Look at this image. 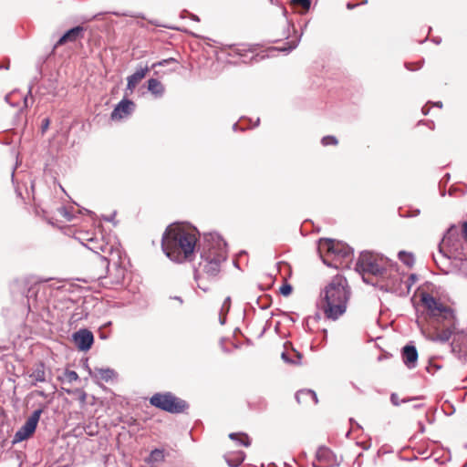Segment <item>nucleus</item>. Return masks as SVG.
Returning a JSON list of instances; mask_svg holds the SVG:
<instances>
[{
  "mask_svg": "<svg viewBox=\"0 0 467 467\" xmlns=\"http://www.w3.org/2000/svg\"><path fill=\"white\" fill-rule=\"evenodd\" d=\"M432 41H433L435 44H437V45H438V44H440V43H441V38H438V37H435V38H433V39H432Z\"/></svg>",
  "mask_w": 467,
  "mask_h": 467,
  "instance_id": "obj_56",
  "label": "nucleus"
},
{
  "mask_svg": "<svg viewBox=\"0 0 467 467\" xmlns=\"http://www.w3.org/2000/svg\"><path fill=\"white\" fill-rule=\"evenodd\" d=\"M358 5H359V4H353V3H351V2L347 3V8H348V10H352V9H354L355 7H357Z\"/></svg>",
  "mask_w": 467,
  "mask_h": 467,
  "instance_id": "obj_50",
  "label": "nucleus"
},
{
  "mask_svg": "<svg viewBox=\"0 0 467 467\" xmlns=\"http://www.w3.org/2000/svg\"><path fill=\"white\" fill-rule=\"evenodd\" d=\"M245 454L242 451L224 455L225 462L230 467H238L244 461Z\"/></svg>",
  "mask_w": 467,
  "mask_h": 467,
  "instance_id": "obj_20",
  "label": "nucleus"
},
{
  "mask_svg": "<svg viewBox=\"0 0 467 467\" xmlns=\"http://www.w3.org/2000/svg\"><path fill=\"white\" fill-rule=\"evenodd\" d=\"M230 307H231V297L227 296L224 299L220 311H223V312H225V314H228V312L230 311Z\"/></svg>",
  "mask_w": 467,
  "mask_h": 467,
  "instance_id": "obj_37",
  "label": "nucleus"
},
{
  "mask_svg": "<svg viewBox=\"0 0 467 467\" xmlns=\"http://www.w3.org/2000/svg\"><path fill=\"white\" fill-rule=\"evenodd\" d=\"M421 112H422L423 115H428L429 114L430 107L428 106V104H426L425 106L422 107Z\"/></svg>",
  "mask_w": 467,
  "mask_h": 467,
  "instance_id": "obj_49",
  "label": "nucleus"
},
{
  "mask_svg": "<svg viewBox=\"0 0 467 467\" xmlns=\"http://www.w3.org/2000/svg\"><path fill=\"white\" fill-rule=\"evenodd\" d=\"M259 122H260V119H259V118H257V119H256V121H255V123H254V127L258 126V125H259Z\"/></svg>",
  "mask_w": 467,
  "mask_h": 467,
  "instance_id": "obj_62",
  "label": "nucleus"
},
{
  "mask_svg": "<svg viewBox=\"0 0 467 467\" xmlns=\"http://www.w3.org/2000/svg\"><path fill=\"white\" fill-rule=\"evenodd\" d=\"M396 284L397 285H400L401 284V279L397 275L394 276L393 285H395ZM379 288L381 290L386 291V292L398 293V288H396L394 286H389V285H381Z\"/></svg>",
  "mask_w": 467,
  "mask_h": 467,
  "instance_id": "obj_30",
  "label": "nucleus"
},
{
  "mask_svg": "<svg viewBox=\"0 0 467 467\" xmlns=\"http://www.w3.org/2000/svg\"><path fill=\"white\" fill-rule=\"evenodd\" d=\"M419 399H420V397H412V398H409V399L400 400L399 395L397 393L393 392V393L390 394V402L394 406H399L401 403H406V402H409V401H411V400H419Z\"/></svg>",
  "mask_w": 467,
  "mask_h": 467,
  "instance_id": "obj_27",
  "label": "nucleus"
},
{
  "mask_svg": "<svg viewBox=\"0 0 467 467\" xmlns=\"http://www.w3.org/2000/svg\"><path fill=\"white\" fill-rule=\"evenodd\" d=\"M458 238L455 225H451L443 236L442 242L446 244H451V239Z\"/></svg>",
  "mask_w": 467,
  "mask_h": 467,
  "instance_id": "obj_28",
  "label": "nucleus"
},
{
  "mask_svg": "<svg viewBox=\"0 0 467 467\" xmlns=\"http://www.w3.org/2000/svg\"><path fill=\"white\" fill-rule=\"evenodd\" d=\"M190 16L194 21H197V22L200 21L199 17L194 14H190Z\"/></svg>",
  "mask_w": 467,
  "mask_h": 467,
  "instance_id": "obj_52",
  "label": "nucleus"
},
{
  "mask_svg": "<svg viewBox=\"0 0 467 467\" xmlns=\"http://www.w3.org/2000/svg\"><path fill=\"white\" fill-rule=\"evenodd\" d=\"M349 296L346 279L336 276L321 292L318 306L327 318L337 320L346 312Z\"/></svg>",
  "mask_w": 467,
  "mask_h": 467,
  "instance_id": "obj_3",
  "label": "nucleus"
},
{
  "mask_svg": "<svg viewBox=\"0 0 467 467\" xmlns=\"http://www.w3.org/2000/svg\"><path fill=\"white\" fill-rule=\"evenodd\" d=\"M298 43L299 38H297L296 40H292L290 42H287L285 47H279L278 50L285 53H289L298 46Z\"/></svg>",
  "mask_w": 467,
  "mask_h": 467,
  "instance_id": "obj_31",
  "label": "nucleus"
},
{
  "mask_svg": "<svg viewBox=\"0 0 467 467\" xmlns=\"http://www.w3.org/2000/svg\"><path fill=\"white\" fill-rule=\"evenodd\" d=\"M295 398L299 404H306L309 402L317 404L318 402L317 393L309 389L298 390L296 393Z\"/></svg>",
  "mask_w": 467,
  "mask_h": 467,
  "instance_id": "obj_17",
  "label": "nucleus"
},
{
  "mask_svg": "<svg viewBox=\"0 0 467 467\" xmlns=\"http://www.w3.org/2000/svg\"><path fill=\"white\" fill-rule=\"evenodd\" d=\"M422 407H423V404H421V403L414 404L412 406V408L415 409V410L420 409Z\"/></svg>",
  "mask_w": 467,
  "mask_h": 467,
  "instance_id": "obj_53",
  "label": "nucleus"
},
{
  "mask_svg": "<svg viewBox=\"0 0 467 467\" xmlns=\"http://www.w3.org/2000/svg\"><path fill=\"white\" fill-rule=\"evenodd\" d=\"M165 460L164 450L154 449L150 451L149 457L146 459L147 463L152 465L154 463L162 462Z\"/></svg>",
  "mask_w": 467,
  "mask_h": 467,
  "instance_id": "obj_24",
  "label": "nucleus"
},
{
  "mask_svg": "<svg viewBox=\"0 0 467 467\" xmlns=\"http://www.w3.org/2000/svg\"><path fill=\"white\" fill-rule=\"evenodd\" d=\"M148 72L149 67L147 66H139L136 68V71L127 78V89L132 92L133 89L136 88L137 84L146 77Z\"/></svg>",
  "mask_w": 467,
  "mask_h": 467,
  "instance_id": "obj_15",
  "label": "nucleus"
},
{
  "mask_svg": "<svg viewBox=\"0 0 467 467\" xmlns=\"http://www.w3.org/2000/svg\"><path fill=\"white\" fill-rule=\"evenodd\" d=\"M399 259L406 265L412 266L414 265V257L412 254L400 251L398 254Z\"/></svg>",
  "mask_w": 467,
  "mask_h": 467,
  "instance_id": "obj_26",
  "label": "nucleus"
},
{
  "mask_svg": "<svg viewBox=\"0 0 467 467\" xmlns=\"http://www.w3.org/2000/svg\"><path fill=\"white\" fill-rule=\"evenodd\" d=\"M88 373L91 378L101 379L105 382H109L116 377V372L110 368H94L93 369L88 368Z\"/></svg>",
  "mask_w": 467,
  "mask_h": 467,
  "instance_id": "obj_16",
  "label": "nucleus"
},
{
  "mask_svg": "<svg viewBox=\"0 0 467 467\" xmlns=\"http://www.w3.org/2000/svg\"><path fill=\"white\" fill-rule=\"evenodd\" d=\"M462 236L467 242V222H464L462 224Z\"/></svg>",
  "mask_w": 467,
  "mask_h": 467,
  "instance_id": "obj_48",
  "label": "nucleus"
},
{
  "mask_svg": "<svg viewBox=\"0 0 467 467\" xmlns=\"http://www.w3.org/2000/svg\"><path fill=\"white\" fill-rule=\"evenodd\" d=\"M450 174L449 173H446L443 178L441 180L440 182V191H441V196H444L445 195V191L441 188V184L444 183L446 184L449 181H450Z\"/></svg>",
  "mask_w": 467,
  "mask_h": 467,
  "instance_id": "obj_38",
  "label": "nucleus"
},
{
  "mask_svg": "<svg viewBox=\"0 0 467 467\" xmlns=\"http://www.w3.org/2000/svg\"><path fill=\"white\" fill-rule=\"evenodd\" d=\"M174 299H176L177 301L180 302V304H182L183 303V300L181 296H174Z\"/></svg>",
  "mask_w": 467,
  "mask_h": 467,
  "instance_id": "obj_58",
  "label": "nucleus"
},
{
  "mask_svg": "<svg viewBox=\"0 0 467 467\" xmlns=\"http://www.w3.org/2000/svg\"><path fill=\"white\" fill-rule=\"evenodd\" d=\"M150 404L171 414L182 413L189 408L186 400L176 397L170 391L153 394L150 398Z\"/></svg>",
  "mask_w": 467,
  "mask_h": 467,
  "instance_id": "obj_7",
  "label": "nucleus"
},
{
  "mask_svg": "<svg viewBox=\"0 0 467 467\" xmlns=\"http://www.w3.org/2000/svg\"><path fill=\"white\" fill-rule=\"evenodd\" d=\"M11 96H12V94H7V95H5V102H7L8 104H10V106H12V107H16V106L18 105L17 103H13V102H11V101H10Z\"/></svg>",
  "mask_w": 467,
  "mask_h": 467,
  "instance_id": "obj_47",
  "label": "nucleus"
},
{
  "mask_svg": "<svg viewBox=\"0 0 467 467\" xmlns=\"http://www.w3.org/2000/svg\"><path fill=\"white\" fill-rule=\"evenodd\" d=\"M237 129H238V124H237V123H234V124L233 125V130H237Z\"/></svg>",
  "mask_w": 467,
  "mask_h": 467,
  "instance_id": "obj_59",
  "label": "nucleus"
},
{
  "mask_svg": "<svg viewBox=\"0 0 467 467\" xmlns=\"http://www.w3.org/2000/svg\"><path fill=\"white\" fill-rule=\"evenodd\" d=\"M420 209H412L410 211V213L403 214V217H415L420 214Z\"/></svg>",
  "mask_w": 467,
  "mask_h": 467,
  "instance_id": "obj_41",
  "label": "nucleus"
},
{
  "mask_svg": "<svg viewBox=\"0 0 467 467\" xmlns=\"http://www.w3.org/2000/svg\"><path fill=\"white\" fill-rule=\"evenodd\" d=\"M3 68L8 69L9 68V62L6 65H2Z\"/></svg>",
  "mask_w": 467,
  "mask_h": 467,
  "instance_id": "obj_61",
  "label": "nucleus"
},
{
  "mask_svg": "<svg viewBox=\"0 0 467 467\" xmlns=\"http://www.w3.org/2000/svg\"><path fill=\"white\" fill-rule=\"evenodd\" d=\"M321 143L323 146H329V145H337L338 140L333 135H327L324 136L321 140Z\"/></svg>",
  "mask_w": 467,
  "mask_h": 467,
  "instance_id": "obj_32",
  "label": "nucleus"
},
{
  "mask_svg": "<svg viewBox=\"0 0 467 467\" xmlns=\"http://www.w3.org/2000/svg\"><path fill=\"white\" fill-rule=\"evenodd\" d=\"M84 27L82 26H74L66 31L57 41L55 48L58 46H62L67 42H76L78 39L83 37Z\"/></svg>",
  "mask_w": 467,
  "mask_h": 467,
  "instance_id": "obj_14",
  "label": "nucleus"
},
{
  "mask_svg": "<svg viewBox=\"0 0 467 467\" xmlns=\"http://www.w3.org/2000/svg\"><path fill=\"white\" fill-rule=\"evenodd\" d=\"M115 15L117 16H120V14H118V13H115ZM121 16H130V17H143L142 16L140 15H137V14H133V13H123L121 14Z\"/></svg>",
  "mask_w": 467,
  "mask_h": 467,
  "instance_id": "obj_46",
  "label": "nucleus"
},
{
  "mask_svg": "<svg viewBox=\"0 0 467 467\" xmlns=\"http://www.w3.org/2000/svg\"><path fill=\"white\" fill-rule=\"evenodd\" d=\"M355 270L362 275V280L364 283L371 285H375L371 278L367 277L365 275L369 274L374 276H379L384 278L387 275V269L378 263V259L368 251H363L360 253L356 265Z\"/></svg>",
  "mask_w": 467,
  "mask_h": 467,
  "instance_id": "obj_6",
  "label": "nucleus"
},
{
  "mask_svg": "<svg viewBox=\"0 0 467 467\" xmlns=\"http://www.w3.org/2000/svg\"><path fill=\"white\" fill-rule=\"evenodd\" d=\"M59 212L61 214H63L68 221H71L72 219V216L69 215V213H67V211L66 210L65 207H61L59 208Z\"/></svg>",
  "mask_w": 467,
  "mask_h": 467,
  "instance_id": "obj_45",
  "label": "nucleus"
},
{
  "mask_svg": "<svg viewBox=\"0 0 467 467\" xmlns=\"http://www.w3.org/2000/svg\"><path fill=\"white\" fill-rule=\"evenodd\" d=\"M31 93H32V87H29L27 95L25 96L24 99H23V100H24L23 101V107L20 109V110L18 111L17 114H20L25 109H26L28 107V105H27V96L31 95Z\"/></svg>",
  "mask_w": 467,
  "mask_h": 467,
  "instance_id": "obj_40",
  "label": "nucleus"
},
{
  "mask_svg": "<svg viewBox=\"0 0 467 467\" xmlns=\"http://www.w3.org/2000/svg\"><path fill=\"white\" fill-rule=\"evenodd\" d=\"M122 262H121V258L119 259V263L117 264H112L114 265V275H113V277H112V281H111V284H114V285H120L123 280H124V277H125V268L121 265Z\"/></svg>",
  "mask_w": 467,
  "mask_h": 467,
  "instance_id": "obj_23",
  "label": "nucleus"
},
{
  "mask_svg": "<svg viewBox=\"0 0 467 467\" xmlns=\"http://www.w3.org/2000/svg\"><path fill=\"white\" fill-rule=\"evenodd\" d=\"M76 347L80 351H88L94 343L93 333L88 328H81L72 335Z\"/></svg>",
  "mask_w": 467,
  "mask_h": 467,
  "instance_id": "obj_11",
  "label": "nucleus"
},
{
  "mask_svg": "<svg viewBox=\"0 0 467 467\" xmlns=\"http://www.w3.org/2000/svg\"><path fill=\"white\" fill-rule=\"evenodd\" d=\"M405 67H406V68H407L408 70H415V68H412V67H410V63H406V64H405Z\"/></svg>",
  "mask_w": 467,
  "mask_h": 467,
  "instance_id": "obj_57",
  "label": "nucleus"
},
{
  "mask_svg": "<svg viewBox=\"0 0 467 467\" xmlns=\"http://www.w3.org/2000/svg\"><path fill=\"white\" fill-rule=\"evenodd\" d=\"M77 392H78V400L81 403H85L87 400V393L82 389H78Z\"/></svg>",
  "mask_w": 467,
  "mask_h": 467,
  "instance_id": "obj_42",
  "label": "nucleus"
},
{
  "mask_svg": "<svg viewBox=\"0 0 467 467\" xmlns=\"http://www.w3.org/2000/svg\"><path fill=\"white\" fill-rule=\"evenodd\" d=\"M417 280V275L415 274H411L409 277H408V280L406 281V292H400L399 293L400 295H405V294H409L410 290V287L411 285L416 282Z\"/></svg>",
  "mask_w": 467,
  "mask_h": 467,
  "instance_id": "obj_34",
  "label": "nucleus"
},
{
  "mask_svg": "<svg viewBox=\"0 0 467 467\" xmlns=\"http://www.w3.org/2000/svg\"><path fill=\"white\" fill-rule=\"evenodd\" d=\"M88 313L85 312V309L83 306H78L74 313L71 315L70 320L72 322H77L80 319H82L84 317H87Z\"/></svg>",
  "mask_w": 467,
  "mask_h": 467,
  "instance_id": "obj_29",
  "label": "nucleus"
},
{
  "mask_svg": "<svg viewBox=\"0 0 467 467\" xmlns=\"http://www.w3.org/2000/svg\"><path fill=\"white\" fill-rule=\"evenodd\" d=\"M148 90L155 97H162L165 91L164 86L157 78L148 80Z\"/></svg>",
  "mask_w": 467,
  "mask_h": 467,
  "instance_id": "obj_21",
  "label": "nucleus"
},
{
  "mask_svg": "<svg viewBox=\"0 0 467 467\" xmlns=\"http://www.w3.org/2000/svg\"><path fill=\"white\" fill-rule=\"evenodd\" d=\"M115 216V213H113L112 215H109V216H104L103 219L107 222H112L113 221V218Z\"/></svg>",
  "mask_w": 467,
  "mask_h": 467,
  "instance_id": "obj_51",
  "label": "nucleus"
},
{
  "mask_svg": "<svg viewBox=\"0 0 467 467\" xmlns=\"http://www.w3.org/2000/svg\"><path fill=\"white\" fill-rule=\"evenodd\" d=\"M201 261L199 269L195 270L194 278L198 280L199 272L209 279H217L222 264L227 260V244L217 233L204 234L202 242L198 244Z\"/></svg>",
  "mask_w": 467,
  "mask_h": 467,
  "instance_id": "obj_1",
  "label": "nucleus"
},
{
  "mask_svg": "<svg viewBox=\"0 0 467 467\" xmlns=\"http://www.w3.org/2000/svg\"><path fill=\"white\" fill-rule=\"evenodd\" d=\"M433 106L441 109V108H442V103L441 101H437V102L433 103Z\"/></svg>",
  "mask_w": 467,
  "mask_h": 467,
  "instance_id": "obj_55",
  "label": "nucleus"
},
{
  "mask_svg": "<svg viewBox=\"0 0 467 467\" xmlns=\"http://www.w3.org/2000/svg\"><path fill=\"white\" fill-rule=\"evenodd\" d=\"M196 246L195 236L179 226L170 225L162 234V251L173 262L189 260Z\"/></svg>",
  "mask_w": 467,
  "mask_h": 467,
  "instance_id": "obj_2",
  "label": "nucleus"
},
{
  "mask_svg": "<svg viewBox=\"0 0 467 467\" xmlns=\"http://www.w3.org/2000/svg\"><path fill=\"white\" fill-rule=\"evenodd\" d=\"M65 378H66V380L68 382V383H72L73 381H76L78 379V375L76 371L74 370H67L65 372Z\"/></svg>",
  "mask_w": 467,
  "mask_h": 467,
  "instance_id": "obj_36",
  "label": "nucleus"
},
{
  "mask_svg": "<svg viewBox=\"0 0 467 467\" xmlns=\"http://www.w3.org/2000/svg\"><path fill=\"white\" fill-rule=\"evenodd\" d=\"M198 287L202 289L204 292L208 291V288L202 287L201 285H198Z\"/></svg>",
  "mask_w": 467,
  "mask_h": 467,
  "instance_id": "obj_60",
  "label": "nucleus"
},
{
  "mask_svg": "<svg viewBox=\"0 0 467 467\" xmlns=\"http://www.w3.org/2000/svg\"><path fill=\"white\" fill-rule=\"evenodd\" d=\"M49 125H50V119L48 118H45L41 123V133L42 134H44L48 130Z\"/></svg>",
  "mask_w": 467,
  "mask_h": 467,
  "instance_id": "obj_39",
  "label": "nucleus"
},
{
  "mask_svg": "<svg viewBox=\"0 0 467 467\" xmlns=\"http://www.w3.org/2000/svg\"><path fill=\"white\" fill-rule=\"evenodd\" d=\"M420 301L422 305L431 312V316H437L436 312H439V314H442V317L445 320L453 321L455 319L453 310L451 307L442 305L431 294L423 292L420 295Z\"/></svg>",
  "mask_w": 467,
  "mask_h": 467,
  "instance_id": "obj_8",
  "label": "nucleus"
},
{
  "mask_svg": "<svg viewBox=\"0 0 467 467\" xmlns=\"http://www.w3.org/2000/svg\"><path fill=\"white\" fill-rule=\"evenodd\" d=\"M439 252H440V254H441L442 255H444V254H443V252H442V250H441V247H440Z\"/></svg>",
  "mask_w": 467,
  "mask_h": 467,
  "instance_id": "obj_64",
  "label": "nucleus"
},
{
  "mask_svg": "<svg viewBox=\"0 0 467 467\" xmlns=\"http://www.w3.org/2000/svg\"><path fill=\"white\" fill-rule=\"evenodd\" d=\"M135 103L127 98L122 99L114 108L110 114L112 120L122 119L130 116L135 110Z\"/></svg>",
  "mask_w": 467,
  "mask_h": 467,
  "instance_id": "obj_12",
  "label": "nucleus"
},
{
  "mask_svg": "<svg viewBox=\"0 0 467 467\" xmlns=\"http://www.w3.org/2000/svg\"><path fill=\"white\" fill-rule=\"evenodd\" d=\"M418 356V351L414 345L408 344L401 348L403 363L410 369L416 368Z\"/></svg>",
  "mask_w": 467,
  "mask_h": 467,
  "instance_id": "obj_13",
  "label": "nucleus"
},
{
  "mask_svg": "<svg viewBox=\"0 0 467 467\" xmlns=\"http://www.w3.org/2000/svg\"><path fill=\"white\" fill-rule=\"evenodd\" d=\"M292 290L293 287L288 283L283 284L279 288L280 294L284 296H288L292 293Z\"/></svg>",
  "mask_w": 467,
  "mask_h": 467,
  "instance_id": "obj_35",
  "label": "nucleus"
},
{
  "mask_svg": "<svg viewBox=\"0 0 467 467\" xmlns=\"http://www.w3.org/2000/svg\"><path fill=\"white\" fill-rule=\"evenodd\" d=\"M226 315L225 312L220 311L219 313V323L221 325H224L226 322Z\"/></svg>",
  "mask_w": 467,
  "mask_h": 467,
  "instance_id": "obj_43",
  "label": "nucleus"
},
{
  "mask_svg": "<svg viewBox=\"0 0 467 467\" xmlns=\"http://www.w3.org/2000/svg\"><path fill=\"white\" fill-rule=\"evenodd\" d=\"M267 306H261L260 307H261L262 309H265V308H267Z\"/></svg>",
  "mask_w": 467,
  "mask_h": 467,
  "instance_id": "obj_63",
  "label": "nucleus"
},
{
  "mask_svg": "<svg viewBox=\"0 0 467 467\" xmlns=\"http://www.w3.org/2000/svg\"><path fill=\"white\" fill-rule=\"evenodd\" d=\"M229 438L235 441L239 445H243L244 447H249L251 444L250 438L245 433L232 432L229 434Z\"/></svg>",
  "mask_w": 467,
  "mask_h": 467,
  "instance_id": "obj_25",
  "label": "nucleus"
},
{
  "mask_svg": "<svg viewBox=\"0 0 467 467\" xmlns=\"http://www.w3.org/2000/svg\"><path fill=\"white\" fill-rule=\"evenodd\" d=\"M340 461L337 455L327 447L321 446L316 452V461L313 462V467H334L338 466Z\"/></svg>",
  "mask_w": 467,
  "mask_h": 467,
  "instance_id": "obj_10",
  "label": "nucleus"
},
{
  "mask_svg": "<svg viewBox=\"0 0 467 467\" xmlns=\"http://www.w3.org/2000/svg\"><path fill=\"white\" fill-rule=\"evenodd\" d=\"M87 247L94 252L96 254L95 262L99 265L102 269L97 274L98 279L107 278V274L110 275L111 271L109 269L110 264H117L120 259V250L114 248L113 245L104 244L103 242L99 243L93 239L88 240Z\"/></svg>",
  "mask_w": 467,
  "mask_h": 467,
  "instance_id": "obj_4",
  "label": "nucleus"
},
{
  "mask_svg": "<svg viewBox=\"0 0 467 467\" xmlns=\"http://www.w3.org/2000/svg\"><path fill=\"white\" fill-rule=\"evenodd\" d=\"M170 61H174V59H173V58H170V59H163V60H161V61H160V62L154 63V64L152 65V67H157V66H164V65L168 64Z\"/></svg>",
  "mask_w": 467,
  "mask_h": 467,
  "instance_id": "obj_44",
  "label": "nucleus"
},
{
  "mask_svg": "<svg viewBox=\"0 0 467 467\" xmlns=\"http://www.w3.org/2000/svg\"><path fill=\"white\" fill-rule=\"evenodd\" d=\"M318 252L322 257L323 263L327 266L337 267L336 265H332L327 262L323 256V254L327 255H333L335 260H346L347 262L351 261L353 256V249L347 244L336 241L330 238H321L318 242Z\"/></svg>",
  "mask_w": 467,
  "mask_h": 467,
  "instance_id": "obj_5",
  "label": "nucleus"
},
{
  "mask_svg": "<svg viewBox=\"0 0 467 467\" xmlns=\"http://www.w3.org/2000/svg\"><path fill=\"white\" fill-rule=\"evenodd\" d=\"M29 377L34 380L33 385H36V382H45L46 371L44 364L42 362L38 363Z\"/></svg>",
  "mask_w": 467,
  "mask_h": 467,
  "instance_id": "obj_22",
  "label": "nucleus"
},
{
  "mask_svg": "<svg viewBox=\"0 0 467 467\" xmlns=\"http://www.w3.org/2000/svg\"><path fill=\"white\" fill-rule=\"evenodd\" d=\"M449 321L452 322V324L450 327H446L445 329L441 330L436 336L432 337H431L432 341L446 343L450 340L451 335L453 334V332L455 330V325H454L455 319L453 321L452 320H449Z\"/></svg>",
  "mask_w": 467,
  "mask_h": 467,
  "instance_id": "obj_19",
  "label": "nucleus"
},
{
  "mask_svg": "<svg viewBox=\"0 0 467 467\" xmlns=\"http://www.w3.org/2000/svg\"><path fill=\"white\" fill-rule=\"evenodd\" d=\"M41 414V409L33 411V413L26 420V422L15 433L14 438L12 440V444H16L18 442L26 441L34 434L37 427V423L39 421Z\"/></svg>",
  "mask_w": 467,
  "mask_h": 467,
  "instance_id": "obj_9",
  "label": "nucleus"
},
{
  "mask_svg": "<svg viewBox=\"0 0 467 467\" xmlns=\"http://www.w3.org/2000/svg\"><path fill=\"white\" fill-rule=\"evenodd\" d=\"M419 426H420V431L421 432H424V431H425V426H424V424H423L422 422H419Z\"/></svg>",
  "mask_w": 467,
  "mask_h": 467,
  "instance_id": "obj_54",
  "label": "nucleus"
},
{
  "mask_svg": "<svg viewBox=\"0 0 467 467\" xmlns=\"http://www.w3.org/2000/svg\"><path fill=\"white\" fill-rule=\"evenodd\" d=\"M281 358L285 363L289 365H301L303 355L292 348L290 351L286 350L282 352Z\"/></svg>",
  "mask_w": 467,
  "mask_h": 467,
  "instance_id": "obj_18",
  "label": "nucleus"
},
{
  "mask_svg": "<svg viewBox=\"0 0 467 467\" xmlns=\"http://www.w3.org/2000/svg\"><path fill=\"white\" fill-rule=\"evenodd\" d=\"M294 5L301 6L305 12L308 11L311 6V0H291Z\"/></svg>",
  "mask_w": 467,
  "mask_h": 467,
  "instance_id": "obj_33",
  "label": "nucleus"
}]
</instances>
